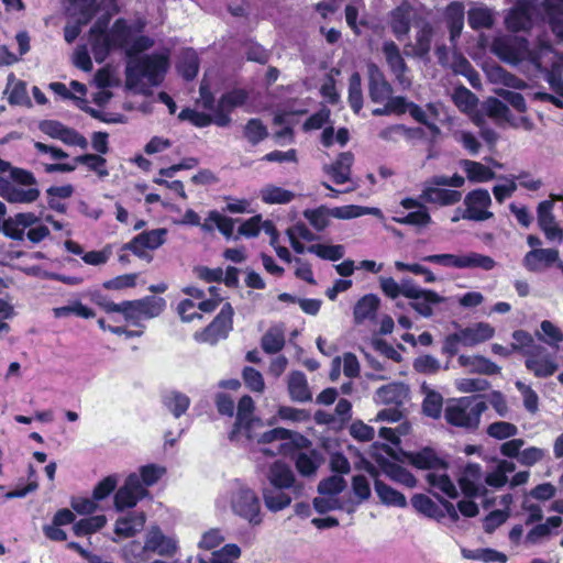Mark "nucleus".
<instances>
[{"label":"nucleus","mask_w":563,"mask_h":563,"mask_svg":"<svg viewBox=\"0 0 563 563\" xmlns=\"http://www.w3.org/2000/svg\"><path fill=\"white\" fill-rule=\"evenodd\" d=\"M313 456H317L314 450H312L310 454L306 452L298 453L295 460V466L300 475L311 476L317 472L319 464Z\"/></svg>","instance_id":"052dcab7"},{"label":"nucleus","mask_w":563,"mask_h":563,"mask_svg":"<svg viewBox=\"0 0 563 563\" xmlns=\"http://www.w3.org/2000/svg\"><path fill=\"white\" fill-rule=\"evenodd\" d=\"M309 253L316 254L318 257L327 261L336 262L344 255L343 245L312 244L307 247Z\"/></svg>","instance_id":"13d9d810"},{"label":"nucleus","mask_w":563,"mask_h":563,"mask_svg":"<svg viewBox=\"0 0 563 563\" xmlns=\"http://www.w3.org/2000/svg\"><path fill=\"white\" fill-rule=\"evenodd\" d=\"M166 308V300L162 297L145 296L135 300H123L114 307L124 321L133 327L145 329L142 320L159 316Z\"/></svg>","instance_id":"7ed1b4c3"},{"label":"nucleus","mask_w":563,"mask_h":563,"mask_svg":"<svg viewBox=\"0 0 563 563\" xmlns=\"http://www.w3.org/2000/svg\"><path fill=\"white\" fill-rule=\"evenodd\" d=\"M379 466L383 468L385 474L389 476L393 481L401 483L407 487H413L416 485L415 476L404 466L390 462L389 460L379 456L376 459Z\"/></svg>","instance_id":"2f4dec72"},{"label":"nucleus","mask_w":563,"mask_h":563,"mask_svg":"<svg viewBox=\"0 0 563 563\" xmlns=\"http://www.w3.org/2000/svg\"><path fill=\"white\" fill-rule=\"evenodd\" d=\"M411 505L418 512L428 518L441 520L445 517L443 509L424 494H415L411 497Z\"/></svg>","instance_id":"72a5a7b5"},{"label":"nucleus","mask_w":563,"mask_h":563,"mask_svg":"<svg viewBox=\"0 0 563 563\" xmlns=\"http://www.w3.org/2000/svg\"><path fill=\"white\" fill-rule=\"evenodd\" d=\"M467 475H470L472 477H479L481 466L476 463L467 464V466L465 467V476H462L459 479L460 488L466 497L471 498V497L479 496V494H481L479 486L474 481L468 478Z\"/></svg>","instance_id":"09e8293b"},{"label":"nucleus","mask_w":563,"mask_h":563,"mask_svg":"<svg viewBox=\"0 0 563 563\" xmlns=\"http://www.w3.org/2000/svg\"><path fill=\"white\" fill-rule=\"evenodd\" d=\"M178 119L180 121H189L192 125L197 128H206L212 123V117L205 112H199L191 108H184L179 114Z\"/></svg>","instance_id":"338daca9"},{"label":"nucleus","mask_w":563,"mask_h":563,"mask_svg":"<svg viewBox=\"0 0 563 563\" xmlns=\"http://www.w3.org/2000/svg\"><path fill=\"white\" fill-rule=\"evenodd\" d=\"M459 335L464 346H474L490 340L495 329L487 322H477L472 327L460 329Z\"/></svg>","instance_id":"b1692460"},{"label":"nucleus","mask_w":563,"mask_h":563,"mask_svg":"<svg viewBox=\"0 0 563 563\" xmlns=\"http://www.w3.org/2000/svg\"><path fill=\"white\" fill-rule=\"evenodd\" d=\"M422 261L439 264L446 267H456V268H471V267H479L485 271H490L495 267L496 263L494 258L487 255L478 254V253H470L466 255H455V254H432L422 257Z\"/></svg>","instance_id":"423d86ee"},{"label":"nucleus","mask_w":563,"mask_h":563,"mask_svg":"<svg viewBox=\"0 0 563 563\" xmlns=\"http://www.w3.org/2000/svg\"><path fill=\"white\" fill-rule=\"evenodd\" d=\"M85 165L89 170L96 173L100 178L109 175L107 169V159L101 154H82L74 158V164L69 163H54L45 164L44 170L47 174L52 173H71L76 169V165Z\"/></svg>","instance_id":"ddd939ff"},{"label":"nucleus","mask_w":563,"mask_h":563,"mask_svg":"<svg viewBox=\"0 0 563 563\" xmlns=\"http://www.w3.org/2000/svg\"><path fill=\"white\" fill-rule=\"evenodd\" d=\"M465 210L462 218L470 221H485L494 217L488 210L492 198L487 189L477 188L466 194L464 198Z\"/></svg>","instance_id":"9d476101"},{"label":"nucleus","mask_w":563,"mask_h":563,"mask_svg":"<svg viewBox=\"0 0 563 563\" xmlns=\"http://www.w3.org/2000/svg\"><path fill=\"white\" fill-rule=\"evenodd\" d=\"M234 310L230 302H225L214 319L200 333L201 340L210 344H216L222 339H227L233 329Z\"/></svg>","instance_id":"f8f14e48"},{"label":"nucleus","mask_w":563,"mask_h":563,"mask_svg":"<svg viewBox=\"0 0 563 563\" xmlns=\"http://www.w3.org/2000/svg\"><path fill=\"white\" fill-rule=\"evenodd\" d=\"M495 22L494 13L486 7L471 8L467 12V23L474 31L493 27Z\"/></svg>","instance_id":"4c0bfd02"},{"label":"nucleus","mask_w":563,"mask_h":563,"mask_svg":"<svg viewBox=\"0 0 563 563\" xmlns=\"http://www.w3.org/2000/svg\"><path fill=\"white\" fill-rule=\"evenodd\" d=\"M243 134L252 145H257L268 136V130L261 119L252 118L246 122Z\"/></svg>","instance_id":"8fccbe9b"},{"label":"nucleus","mask_w":563,"mask_h":563,"mask_svg":"<svg viewBox=\"0 0 563 563\" xmlns=\"http://www.w3.org/2000/svg\"><path fill=\"white\" fill-rule=\"evenodd\" d=\"M553 208L554 205L550 200L539 202L537 207V221L540 230L549 241L561 242L563 240V230L556 223Z\"/></svg>","instance_id":"a211bd4d"},{"label":"nucleus","mask_w":563,"mask_h":563,"mask_svg":"<svg viewBox=\"0 0 563 563\" xmlns=\"http://www.w3.org/2000/svg\"><path fill=\"white\" fill-rule=\"evenodd\" d=\"M446 26L450 40L453 42L461 36L464 26V5L462 2H451L445 11Z\"/></svg>","instance_id":"7c9ffc66"},{"label":"nucleus","mask_w":563,"mask_h":563,"mask_svg":"<svg viewBox=\"0 0 563 563\" xmlns=\"http://www.w3.org/2000/svg\"><path fill=\"white\" fill-rule=\"evenodd\" d=\"M288 393L294 401L307 402L312 398L306 375L300 371H294L288 377Z\"/></svg>","instance_id":"c756f323"},{"label":"nucleus","mask_w":563,"mask_h":563,"mask_svg":"<svg viewBox=\"0 0 563 563\" xmlns=\"http://www.w3.org/2000/svg\"><path fill=\"white\" fill-rule=\"evenodd\" d=\"M163 402L175 418L181 417L190 406L189 397L178 391L165 396Z\"/></svg>","instance_id":"3c124183"},{"label":"nucleus","mask_w":563,"mask_h":563,"mask_svg":"<svg viewBox=\"0 0 563 563\" xmlns=\"http://www.w3.org/2000/svg\"><path fill=\"white\" fill-rule=\"evenodd\" d=\"M133 36V29L124 18L117 19L102 41L93 44V56L97 62H103L111 51L123 49L129 46Z\"/></svg>","instance_id":"39448f33"},{"label":"nucleus","mask_w":563,"mask_h":563,"mask_svg":"<svg viewBox=\"0 0 563 563\" xmlns=\"http://www.w3.org/2000/svg\"><path fill=\"white\" fill-rule=\"evenodd\" d=\"M249 91L244 88H233L224 92L217 102V106L232 112L235 108L242 107L249 100Z\"/></svg>","instance_id":"a18cd8bd"},{"label":"nucleus","mask_w":563,"mask_h":563,"mask_svg":"<svg viewBox=\"0 0 563 563\" xmlns=\"http://www.w3.org/2000/svg\"><path fill=\"white\" fill-rule=\"evenodd\" d=\"M305 218L318 231L324 230L329 225L330 210L324 207L317 209H307L303 211Z\"/></svg>","instance_id":"69168bd1"},{"label":"nucleus","mask_w":563,"mask_h":563,"mask_svg":"<svg viewBox=\"0 0 563 563\" xmlns=\"http://www.w3.org/2000/svg\"><path fill=\"white\" fill-rule=\"evenodd\" d=\"M406 298L410 299L409 306L420 316L430 318L433 314V306L442 303L445 299L432 289H423L415 284L406 291Z\"/></svg>","instance_id":"2eb2a0df"},{"label":"nucleus","mask_w":563,"mask_h":563,"mask_svg":"<svg viewBox=\"0 0 563 563\" xmlns=\"http://www.w3.org/2000/svg\"><path fill=\"white\" fill-rule=\"evenodd\" d=\"M382 52L385 56L389 70L395 76V79L399 84L404 85L407 81L406 73L409 68L398 45L394 41H385L382 46Z\"/></svg>","instance_id":"6ab92c4d"},{"label":"nucleus","mask_w":563,"mask_h":563,"mask_svg":"<svg viewBox=\"0 0 563 563\" xmlns=\"http://www.w3.org/2000/svg\"><path fill=\"white\" fill-rule=\"evenodd\" d=\"M427 184L420 194V200L439 206H452L462 199V192L454 189L438 188Z\"/></svg>","instance_id":"4be33fe9"},{"label":"nucleus","mask_w":563,"mask_h":563,"mask_svg":"<svg viewBox=\"0 0 563 563\" xmlns=\"http://www.w3.org/2000/svg\"><path fill=\"white\" fill-rule=\"evenodd\" d=\"M461 554L466 560H476L484 563H506L508 561V556L504 552L492 548H479L475 550L463 548Z\"/></svg>","instance_id":"e433bc0d"},{"label":"nucleus","mask_w":563,"mask_h":563,"mask_svg":"<svg viewBox=\"0 0 563 563\" xmlns=\"http://www.w3.org/2000/svg\"><path fill=\"white\" fill-rule=\"evenodd\" d=\"M285 338L280 332L267 331L261 340V346L267 354H275L283 350Z\"/></svg>","instance_id":"774afa93"},{"label":"nucleus","mask_w":563,"mask_h":563,"mask_svg":"<svg viewBox=\"0 0 563 563\" xmlns=\"http://www.w3.org/2000/svg\"><path fill=\"white\" fill-rule=\"evenodd\" d=\"M412 285L411 278H404L398 284L393 277H380V289L390 299H396L400 295L406 297V291L411 289Z\"/></svg>","instance_id":"49530a36"},{"label":"nucleus","mask_w":563,"mask_h":563,"mask_svg":"<svg viewBox=\"0 0 563 563\" xmlns=\"http://www.w3.org/2000/svg\"><path fill=\"white\" fill-rule=\"evenodd\" d=\"M412 7L404 1L390 12V29L393 34L402 40L410 32Z\"/></svg>","instance_id":"5701e85b"},{"label":"nucleus","mask_w":563,"mask_h":563,"mask_svg":"<svg viewBox=\"0 0 563 563\" xmlns=\"http://www.w3.org/2000/svg\"><path fill=\"white\" fill-rule=\"evenodd\" d=\"M354 156L351 152L340 153L336 159L325 168L334 184L343 185L350 180Z\"/></svg>","instance_id":"a878e982"},{"label":"nucleus","mask_w":563,"mask_h":563,"mask_svg":"<svg viewBox=\"0 0 563 563\" xmlns=\"http://www.w3.org/2000/svg\"><path fill=\"white\" fill-rule=\"evenodd\" d=\"M167 233L168 231L165 228L143 231L125 243L122 250L130 251L139 258L151 261L152 256H148L146 250L153 251L162 246L166 241Z\"/></svg>","instance_id":"1a4fd4ad"},{"label":"nucleus","mask_w":563,"mask_h":563,"mask_svg":"<svg viewBox=\"0 0 563 563\" xmlns=\"http://www.w3.org/2000/svg\"><path fill=\"white\" fill-rule=\"evenodd\" d=\"M556 261H559V252L555 249H533L525 256V265L530 272L550 267Z\"/></svg>","instance_id":"393cba45"},{"label":"nucleus","mask_w":563,"mask_h":563,"mask_svg":"<svg viewBox=\"0 0 563 563\" xmlns=\"http://www.w3.org/2000/svg\"><path fill=\"white\" fill-rule=\"evenodd\" d=\"M255 405L251 396L244 395L239 399L236 407V418L228 434V439L236 441L241 431L245 432L247 439H252L251 431L255 422L260 419L254 417Z\"/></svg>","instance_id":"4468645a"},{"label":"nucleus","mask_w":563,"mask_h":563,"mask_svg":"<svg viewBox=\"0 0 563 563\" xmlns=\"http://www.w3.org/2000/svg\"><path fill=\"white\" fill-rule=\"evenodd\" d=\"M143 549L159 556L173 558L178 551L177 541L164 534L158 526H153L146 533Z\"/></svg>","instance_id":"dca6fc26"},{"label":"nucleus","mask_w":563,"mask_h":563,"mask_svg":"<svg viewBox=\"0 0 563 563\" xmlns=\"http://www.w3.org/2000/svg\"><path fill=\"white\" fill-rule=\"evenodd\" d=\"M295 198V194L290 190L278 186L269 185L262 190V200L266 203H288Z\"/></svg>","instance_id":"4d7b16f0"},{"label":"nucleus","mask_w":563,"mask_h":563,"mask_svg":"<svg viewBox=\"0 0 563 563\" xmlns=\"http://www.w3.org/2000/svg\"><path fill=\"white\" fill-rule=\"evenodd\" d=\"M347 101L355 114H358L363 109L362 78L357 71H354L349 78Z\"/></svg>","instance_id":"de8ad7c7"},{"label":"nucleus","mask_w":563,"mask_h":563,"mask_svg":"<svg viewBox=\"0 0 563 563\" xmlns=\"http://www.w3.org/2000/svg\"><path fill=\"white\" fill-rule=\"evenodd\" d=\"M407 459L418 470H446L449 467L448 462L429 446L422 448L418 452L408 453Z\"/></svg>","instance_id":"aec40b11"},{"label":"nucleus","mask_w":563,"mask_h":563,"mask_svg":"<svg viewBox=\"0 0 563 563\" xmlns=\"http://www.w3.org/2000/svg\"><path fill=\"white\" fill-rule=\"evenodd\" d=\"M393 221L405 225L427 227L432 219L427 208L411 211L407 214L393 217Z\"/></svg>","instance_id":"6e6d98bb"},{"label":"nucleus","mask_w":563,"mask_h":563,"mask_svg":"<svg viewBox=\"0 0 563 563\" xmlns=\"http://www.w3.org/2000/svg\"><path fill=\"white\" fill-rule=\"evenodd\" d=\"M266 476L272 487L277 490L291 488L296 482L292 470L282 460H276L269 465Z\"/></svg>","instance_id":"412c9836"},{"label":"nucleus","mask_w":563,"mask_h":563,"mask_svg":"<svg viewBox=\"0 0 563 563\" xmlns=\"http://www.w3.org/2000/svg\"><path fill=\"white\" fill-rule=\"evenodd\" d=\"M107 525L104 515L89 516L76 521L73 525V532L76 537L90 536L101 530Z\"/></svg>","instance_id":"58836bf2"},{"label":"nucleus","mask_w":563,"mask_h":563,"mask_svg":"<svg viewBox=\"0 0 563 563\" xmlns=\"http://www.w3.org/2000/svg\"><path fill=\"white\" fill-rule=\"evenodd\" d=\"M492 52L503 62L518 64L530 62L537 69H542V56L553 52L550 43L540 41L536 48L529 47V41L523 36L506 35L494 38Z\"/></svg>","instance_id":"f257e3e1"},{"label":"nucleus","mask_w":563,"mask_h":563,"mask_svg":"<svg viewBox=\"0 0 563 563\" xmlns=\"http://www.w3.org/2000/svg\"><path fill=\"white\" fill-rule=\"evenodd\" d=\"M487 408V404L481 395L461 397L446 405L444 419L450 426L475 431Z\"/></svg>","instance_id":"f03ea898"},{"label":"nucleus","mask_w":563,"mask_h":563,"mask_svg":"<svg viewBox=\"0 0 563 563\" xmlns=\"http://www.w3.org/2000/svg\"><path fill=\"white\" fill-rule=\"evenodd\" d=\"M462 164L464 172L466 173V177L471 183H486L496 177L493 169L479 162L465 159Z\"/></svg>","instance_id":"ea45409f"},{"label":"nucleus","mask_w":563,"mask_h":563,"mask_svg":"<svg viewBox=\"0 0 563 563\" xmlns=\"http://www.w3.org/2000/svg\"><path fill=\"white\" fill-rule=\"evenodd\" d=\"M443 407V397L438 391H429L422 402V410L427 417L439 419Z\"/></svg>","instance_id":"680f3d73"},{"label":"nucleus","mask_w":563,"mask_h":563,"mask_svg":"<svg viewBox=\"0 0 563 563\" xmlns=\"http://www.w3.org/2000/svg\"><path fill=\"white\" fill-rule=\"evenodd\" d=\"M262 495L265 506L273 512L287 508L291 503V497L287 493L275 488H264Z\"/></svg>","instance_id":"c03bdc74"},{"label":"nucleus","mask_w":563,"mask_h":563,"mask_svg":"<svg viewBox=\"0 0 563 563\" xmlns=\"http://www.w3.org/2000/svg\"><path fill=\"white\" fill-rule=\"evenodd\" d=\"M145 519L144 512L118 518L114 525V533L122 538H132L143 528Z\"/></svg>","instance_id":"473e14b6"},{"label":"nucleus","mask_w":563,"mask_h":563,"mask_svg":"<svg viewBox=\"0 0 563 563\" xmlns=\"http://www.w3.org/2000/svg\"><path fill=\"white\" fill-rule=\"evenodd\" d=\"M231 507L236 516L252 526L263 522L260 497L251 488H240L232 497Z\"/></svg>","instance_id":"0eeeda50"},{"label":"nucleus","mask_w":563,"mask_h":563,"mask_svg":"<svg viewBox=\"0 0 563 563\" xmlns=\"http://www.w3.org/2000/svg\"><path fill=\"white\" fill-rule=\"evenodd\" d=\"M242 378L245 386L253 393H263L265 382L261 372L252 366H245L242 371Z\"/></svg>","instance_id":"0e129e2a"},{"label":"nucleus","mask_w":563,"mask_h":563,"mask_svg":"<svg viewBox=\"0 0 563 563\" xmlns=\"http://www.w3.org/2000/svg\"><path fill=\"white\" fill-rule=\"evenodd\" d=\"M457 363L462 367H470L472 373L496 375L500 372V367L483 355H460Z\"/></svg>","instance_id":"cd10ccee"},{"label":"nucleus","mask_w":563,"mask_h":563,"mask_svg":"<svg viewBox=\"0 0 563 563\" xmlns=\"http://www.w3.org/2000/svg\"><path fill=\"white\" fill-rule=\"evenodd\" d=\"M368 74V97L374 103H383L393 93V87L386 79L382 69L374 63L367 66Z\"/></svg>","instance_id":"f3484780"},{"label":"nucleus","mask_w":563,"mask_h":563,"mask_svg":"<svg viewBox=\"0 0 563 563\" xmlns=\"http://www.w3.org/2000/svg\"><path fill=\"white\" fill-rule=\"evenodd\" d=\"M71 314L82 319H91L96 316L95 311L85 306L80 300H73L67 306L53 308V316L55 318H66Z\"/></svg>","instance_id":"37998d69"},{"label":"nucleus","mask_w":563,"mask_h":563,"mask_svg":"<svg viewBox=\"0 0 563 563\" xmlns=\"http://www.w3.org/2000/svg\"><path fill=\"white\" fill-rule=\"evenodd\" d=\"M380 305V299L375 294H367L361 297L353 309V317L356 324L365 320L374 319Z\"/></svg>","instance_id":"bb28decb"},{"label":"nucleus","mask_w":563,"mask_h":563,"mask_svg":"<svg viewBox=\"0 0 563 563\" xmlns=\"http://www.w3.org/2000/svg\"><path fill=\"white\" fill-rule=\"evenodd\" d=\"M346 487V482L341 475H331L321 479L317 490L323 496H335L342 493Z\"/></svg>","instance_id":"bf43d9fd"},{"label":"nucleus","mask_w":563,"mask_h":563,"mask_svg":"<svg viewBox=\"0 0 563 563\" xmlns=\"http://www.w3.org/2000/svg\"><path fill=\"white\" fill-rule=\"evenodd\" d=\"M487 434L497 440H505L518 433L516 424L507 421H496L487 427Z\"/></svg>","instance_id":"e2e57ef3"},{"label":"nucleus","mask_w":563,"mask_h":563,"mask_svg":"<svg viewBox=\"0 0 563 563\" xmlns=\"http://www.w3.org/2000/svg\"><path fill=\"white\" fill-rule=\"evenodd\" d=\"M176 69L186 81H190L196 78L199 71V59L197 54L192 51L184 53L176 64Z\"/></svg>","instance_id":"79ce46f5"},{"label":"nucleus","mask_w":563,"mask_h":563,"mask_svg":"<svg viewBox=\"0 0 563 563\" xmlns=\"http://www.w3.org/2000/svg\"><path fill=\"white\" fill-rule=\"evenodd\" d=\"M375 492L380 501L387 506L404 508L407 506V499L405 495L389 485L385 484L380 479L374 482Z\"/></svg>","instance_id":"f704fd0d"},{"label":"nucleus","mask_w":563,"mask_h":563,"mask_svg":"<svg viewBox=\"0 0 563 563\" xmlns=\"http://www.w3.org/2000/svg\"><path fill=\"white\" fill-rule=\"evenodd\" d=\"M527 369L532 372L536 377L545 378L552 376L558 371V364L550 357L530 356L526 358Z\"/></svg>","instance_id":"a19ab883"},{"label":"nucleus","mask_w":563,"mask_h":563,"mask_svg":"<svg viewBox=\"0 0 563 563\" xmlns=\"http://www.w3.org/2000/svg\"><path fill=\"white\" fill-rule=\"evenodd\" d=\"M169 67L168 56L154 54L140 58L135 64L126 66V82L133 85L142 77L148 79L152 85H158Z\"/></svg>","instance_id":"20e7f679"},{"label":"nucleus","mask_w":563,"mask_h":563,"mask_svg":"<svg viewBox=\"0 0 563 563\" xmlns=\"http://www.w3.org/2000/svg\"><path fill=\"white\" fill-rule=\"evenodd\" d=\"M150 495V492L141 483L137 474L128 475L123 485L114 493V508L118 511L134 508L137 503Z\"/></svg>","instance_id":"6e6552de"},{"label":"nucleus","mask_w":563,"mask_h":563,"mask_svg":"<svg viewBox=\"0 0 563 563\" xmlns=\"http://www.w3.org/2000/svg\"><path fill=\"white\" fill-rule=\"evenodd\" d=\"M543 7L552 32L563 41V0H544Z\"/></svg>","instance_id":"c9c22d12"},{"label":"nucleus","mask_w":563,"mask_h":563,"mask_svg":"<svg viewBox=\"0 0 563 563\" xmlns=\"http://www.w3.org/2000/svg\"><path fill=\"white\" fill-rule=\"evenodd\" d=\"M12 165L10 162L0 158V197L10 203H31L40 197L37 188L23 189L14 186L11 181L2 176L3 173L10 172Z\"/></svg>","instance_id":"9b49d317"},{"label":"nucleus","mask_w":563,"mask_h":563,"mask_svg":"<svg viewBox=\"0 0 563 563\" xmlns=\"http://www.w3.org/2000/svg\"><path fill=\"white\" fill-rule=\"evenodd\" d=\"M81 23H89L100 10L98 0H69Z\"/></svg>","instance_id":"864d4df0"},{"label":"nucleus","mask_w":563,"mask_h":563,"mask_svg":"<svg viewBox=\"0 0 563 563\" xmlns=\"http://www.w3.org/2000/svg\"><path fill=\"white\" fill-rule=\"evenodd\" d=\"M433 27L429 22H424L418 30L416 35L415 53L419 57H424L431 49V42L433 37Z\"/></svg>","instance_id":"603ef678"},{"label":"nucleus","mask_w":563,"mask_h":563,"mask_svg":"<svg viewBox=\"0 0 563 563\" xmlns=\"http://www.w3.org/2000/svg\"><path fill=\"white\" fill-rule=\"evenodd\" d=\"M426 479L431 487L438 488L449 498L457 497L456 487L448 474L438 475L429 473L427 474Z\"/></svg>","instance_id":"5fc2aeb1"},{"label":"nucleus","mask_w":563,"mask_h":563,"mask_svg":"<svg viewBox=\"0 0 563 563\" xmlns=\"http://www.w3.org/2000/svg\"><path fill=\"white\" fill-rule=\"evenodd\" d=\"M506 29L510 32L528 31L532 26V19L527 5L512 8L505 18Z\"/></svg>","instance_id":"c85d7f7f"}]
</instances>
